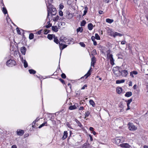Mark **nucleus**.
I'll return each mask as SVG.
<instances>
[{
    "mask_svg": "<svg viewBox=\"0 0 148 148\" xmlns=\"http://www.w3.org/2000/svg\"><path fill=\"white\" fill-rule=\"evenodd\" d=\"M23 63L24 67L25 68L27 67L28 66V64L27 61L25 60L23 61Z\"/></svg>",
    "mask_w": 148,
    "mask_h": 148,
    "instance_id": "28",
    "label": "nucleus"
},
{
    "mask_svg": "<svg viewBox=\"0 0 148 148\" xmlns=\"http://www.w3.org/2000/svg\"><path fill=\"white\" fill-rule=\"evenodd\" d=\"M87 12V10H84V14H83V15L84 16V15H85L86 14Z\"/></svg>",
    "mask_w": 148,
    "mask_h": 148,
    "instance_id": "54",
    "label": "nucleus"
},
{
    "mask_svg": "<svg viewBox=\"0 0 148 148\" xmlns=\"http://www.w3.org/2000/svg\"><path fill=\"white\" fill-rule=\"evenodd\" d=\"M128 74V72L127 70H123L120 72V75L123 77H126Z\"/></svg>",
    "mask_w": 148,
    "mask_h": 148,
    "instance_id": "7",
    "label": "nucleus"
},
{
    "mask_svg": "<svg viewBox=\"0 0 148 148\" xmlns=\"http://www.w3.org/2000/svg\"><path fill=\"white\" fill-rule=\"evenodd\" d=\"M64 8V5L61 4H60V9H62Z\"/></svg>",
    "mask_w": 148,
    "mask_h": 148,
    "instance_id": "45",
    "label": "nucleus"
},
{
    "mask_svg": "<svg viewBox=\"0 0 148 148\" xmlns=\"http://www.w3.org/2000/svg\"><path fill=\"white\" fill-rule=\"evenodd\" d=\"M47 122H45V123H43L41 125H42V126L43 127L44 126L47 125Z\"/></svg>",
    "mask_w": 148,
    "mask_h": 148,
    "instance_id": "52",
    "label": "nucleus"
},
{
    "mask_svg": "<svg viewBox=\"0 0 148 148\" xmlns=\"http://www.w3.org/2000/svg\"><path fill=\"white\" fill-rule=\"evenodd\" d=\"M47 6V18L50 20L49 16L51 15L52 16L55 15L56 13V9L55 8L53 7V5L51 4L50 3H48V4L46 3Z\"/></svg>",
    "mask_w": 148,
    "mask_h": 148,
    "instance_id": "1",
    "label": "nucleus"
},
{
    "mask_svg": "<svg viewBox=\"0 0 148 148\" xmlns=\"http://www.w3.org/2000/svg\"><path fill=\"white\" fill-rule=\"evenodd\" d=\"M59 46L60 49L61 50L60 53V54L61 55V54L62 51V50H63L64 49L66 48L67 47V45H64L63 43H59Z\"/></svg>",
    "mask_w": 148,
    "mask_h": 148,
    "instance_id": "6",
    "label": "nucleus"
},
{
    "mask_svg": "<svg viewBox=\"0 0 148 148\" xmlns=\"http://www.w3.org/2000/svg\"><path fill=\"white\" fill-rule=\"evenodd\" d=\"M125 81L124 79H121V80H117L116 81V83L117 84H120L124 83Z\"/></svg>",
    "mask_w": 148,
    "mask_h": 148,
    "instance_id": "23",
    "label": "nucleus"
},
{
    "mask_svg": "<svg viewBox=\"0 0 148 148\" xmlns=\"http://www.w3.org/2000/svg\"><path fill=\"white\" fill-rule=\"evenodd\" d=\"M103 12L102 11H101V10H100V11H99V13L100 14H102V13H103Z\"/></svg>",
    "mask_w": 148,
    "mask_h": 148,
    "instance_id": "62",
    "label": "nucleus"
},
{
    "mask_svg": "<svg viewBox=\"0 0 148 148\" xmlns=\"http://www.w3.org/2000/svg\"><path fill=\"white\" fill-rule=\"evenodd\" d=\"M90 114V112L87 111L85 113V116L86 117H88Z\"/></svg>",
    "mask_w": 148,
    "mask_h": 148,
    "instance_id": "35",
    "label": "nucleus"
},
{
    "mask_svg": "<svg viewBox=\"0 0 148 148\" xmlns=\"http://www.w3.org/2000/svg\"><path fill=\"white\" fill-rule=\"evenodd\" d=\"M90 130L92 131V130H93V128L92 127H90L89 129Z\"/></svg>",
    "mask_w": 148,
    "mask_h": 148,
    "instance_id": "63",
    "label": "nucleus"
},
{
    "mask_svg": "<svg viewBox=\"0 0 148 148\" xmlns=\"http://www.w3.org/2000/svg\"><path fill=\"white\" fill-rule=\"evenodd\" d=\"M86 23V21L83 20L81 22V25L82 26H84L85 25Z\"/></svg>",
    "mask_w": 148,
    "mask_h": 148,
    "instance_id": "36",
    "label": "nucleus"
},
{
    "mask_svg": "<svg viewBox=\"0 0 148 148\" xmlns=\"http://www.w3.org/2000/svg\"><path fill=\"white\" fill-rule=\"evenodd\" d=\"M52 30L55 32H57L58 31V29L56 26H53L52 27Z\"/></svg>",
    "mask_w": 148,
    "mask_h": 148,
    "instance_id": "20",
    "label": "nucleus"
},
{
    "mask_svg": "<svg viewBox=\"0 0 148 148\" xmlns=\"http://www.w3.org/2000/svg\"><path fill=\"white\" fill-rule=\"evenodd\" d=\"M2 11L4 14H7V10L5 8H3Z\"/></svg>",
    "mask_w": 148,
    "mask_h": 148,
    "instance_id": "30",
    "label": "nucleus"
},
{
    "mask_svg": "<svg viewBox=\"0 0 148 148\" xmlns=\"http://www.w3.org/2000/svg\"><path fill=\"white\" fill-rule=\"evenodd\" d=\"M59 17L57 16L56 17L53 18V20L54 21H57L59 19Z\"/></svg>",
    "mask_w": 148,
    "mask_h": 148,
    "instance_id": "32",
    "label": "nucleus"
},
{
    "mask_svg": "<svg viewBox=\"0 0 148 148\" xmlns=\"http://www.w3.org/2000/svg\"><path fill=\"white\" fill-rule=\"evenodd\" d=\"M36 120H35L33 122L32 124V127L34 128H35V125L36 123Z\"/></svg>",
    "mask_w": 148,
    "mask_h": 148,
    "instance_id": "38",
    "label": "nucleus"
},
{
    "mask_svg": "<svg viewBox=\"0 0 148 148\" xmlns=\"http://www.w3.org/2000/svg\"><path fill=\"white\" fill-rule=\"evenodd\" d=\"M89 103L91 105L92 107H95V103L92 100H90L89 101Z\"/></svg>",
    "mask_w": 148,
    "mask_h": 148,
    "instance_id": "22",
    "label": "nucleus"
},
{
    "mask_svg": "<svg viewBox=\"0 0 148 148\" xmlns=\"http://www.w3.org/2000/svg\"><path fill=\"white\" fill-rule=\"evenodd\" d=\"M16 31H17L18 34H21V33L20 32V30H19L18 28V27L16 28Z\"/></svg>",
    "mask_w": 148,
    "mask_h": 148,
    "instance_id": "39",
    "label": "nucleus"
},
{
    "mask_svg": "<svg viewBox=\"0 0 148 148\" xmlns=\"http://www.w3.org/2000/svg\"><path fill=\"white\" fill-rule=\"evenodd\" d=\"M93 44L94 45H97V43L96 41L95 40L93 41Z\"/></svg>",
    "mask_w": 148,
    "mask_h": 148,
    "instance_id": "56",
    "label": "nucleus"
},
{
    "mask_svg": "<svg viewBox=\"0 0 148 148\" xmlns=\"http://www.w3.org/2000/svg\"><path fill=\"white\" fill-rule=\"evenodd\" d=\"M130 76L132 77H134V76L133 75V74L132 73V72H130Z\"/></svg>",
    "mask_w": 148,
    "mask_h": 148,
    "instance_id": "58",
    "label": "nucleus"
},
{
    "mask_svg": "<svg viewBox=\"0 0 148 148\" xmlns=\"http://www.w3.org/2000/svg\"><path fill=\"white\" fill-rule=\"evenodd\" d=\"M24 133V132L23 130H17V134L18 135L21 136Z\"/></svg>",
    "mask_w": 148,
    "mask_h": 148,
    "instance_id": "16",
    "label": "nucleus"
},
{
    "mask_svg": "<svg viewBox=\"0 0 148 148\" xmlns=\"http://www.w3.org/2000/svg\"><path fill=\"white\" fill-rule=\"evenodd\" d=\"M89 137L91 141H92L93 140V138L92 136L91 135H89Z\"/></svg>",
    "mask_w": 148,
    "mask_h": 148,
    "instance_id": "57",
    "label": "nucleus"
},
{
    "mask_svg": "<svg viewBox=\"0 0 148 148\" xmlns=\"http://www.w3.org/2000/svg\"><path fill=\"white\" fill-rule=\"evenodd\" d=\"M121 138L119 137L118 138H116L115 139V143H116L118 145H119V144L120 143L121 141H123L124 140H122Z\"/></svg>",
    "mask_w": 148,
    "mask_h": 148,
    "instance_id": "10",
    "label": "nucleus"
},
{
    "mask_svg": "<svg viewBox=\"0 0 148 148\" xmlns=\"http://www.w3.org/2000/svg\"><path fill=\"white\" fill-rule=\"evenodd\" d=\"M60 80L63 84H64L65 82L64 80L62 79H60Z\"/></svg>",
    "mask_w": 148,
    "mask_h": 148,
    "instance_id": "51",
    "label": "nucleus"
},
{
    "mask_svg": "<svg viewBox=\"0 0 148 148\" xmlns=\"http://www.w3.org/2000/svg\"><path fill=\"white\" fill-rule=\"evenodd\" d=\"M116 91L119 94H121L122 92V88L120 87H118L116 88Z\"/></svg>",
    "mask_w": 148,
    "mask_h": 148,
    "instance_id": "14",
    "label": "nucleus"
},
{
    "mask_svg": "<svg viewBox=\"0 0 148 148\" xmlns=\"http://www.w3.org/2000/svg\"><path fill=\"white\" fill-rule=\"evenodd\" d=\"M20 51L23 54L25 55L26 53V49L25 47H23L21 48Z\"/></svg>",
    "mask_w": 148,
    "mask_h": 148,
    "instance_id": "12",
    "label": "nucleus"
},
{
    "mask_svg": "<svg viewBox=\"0 0 148 148\" xmlns=\"http://www.w3.org/2000/svg\"><path fill=\"white\" fill-rule=\"evenodd\" d=\"M129 105L130 104H128V103H127V110H128L130 109Z\"/></svg>",
    "mask_w": 148,
    "mask_h": 148,
    "instance_id": "59",
    "label": "nucleus"
},
{
    "mask_svg": "<svg viewBox=\"0 0 148 148\" xmlns=\"http://www.w3.org/2000/svg\"><path fill=\"white\" fill-rule=\"evenodd\" d=\"M111 36L115 38L116 36H119V37L121 36H122V34L120 33L115 32L112 33L111 34Z\"/></svg>",
    "mask_w": 148,
    "mask_h": 148,
    "instance_id": "9",
    "label": "nucleus"
},
{
    "mask_svg": "<svg viewBox=\"0 0 148 148\" xmlns=\"http://www.w3.org/2000/svg\"><path fill=\"white\" fill-rule=\"evenodd\" d=\"M79 44L81 46L83 47H85V44L83 42H80Z\"/></svg>",
    "mask_w": 148,
    "mask_h": 148,
    "instance_id": "40",
    "label": "nucleus"
},
{
    "mask_svg": "<svg viewBox=\"0 0 148 148\" xmlns=\"http://www.w3.org/2000/svg\"><path fill=\"white\" fill-rule=\"evenodd\" d=\"M95 38L97 39L98 40L100 39V37L97 34H95Z\"/></svg>",
    "mask_w": 148,
    "mask_h": 148,
    "instance_id": "31",
    "label": "nucleus"
},
{
    "mask_svg": "<svg viewBox=\"0 0 148 148\" xmlns=\"http://www.w3.org/2000/svg\"><path fill=\"white\" fill-rule=\"evenodd\" d=\"M34 37V35L33 34L31 33L29 35V38L30 39H32Z\"/></svg>",
    "mask_w": 148,
    "mask_h": 148,
    "instance_id": "29",
    "label": "nucleus"
},
{
    "mask_svg": "<svg viewBox=\"0 0 148 148\" xmlns=\"http://www.w3.org/2000/svg\"><path fill=\"white\" fill-rule=\"evenodd\" d=\"M29 71L30 74H34L36 73V71L33 69H29Z\"/></svg>",
    "mask_w": 148,
    "mask_h": 148,
    "instance_id": "26",
    "label": "nucleus"
},
{
    "mask_svg": "<svg viewBox=\"0 0 148 148\" xmlns=\"http://www.w3.org/2000/svg\"><path fill=\"white\" fill-rule=\"evenodd\" d=\"M126 43V42L124 40L121 41V43L122 45H125V44Z\"/></svg>",
    "mask_w": 148,
    "mask_h": 148,
    "instance_id": "48",
    "label": "nucleus"
},
{
    "mask_svg": "<svg viewBox=\"0 0 148 148\" xmlns=\"http://www.w3.org/2000/svg\"><path fill=\"white\" fill-rule=\"evenodd\" d=\"M114 73L116 76H118L120 75V71L118 70H116L114 68L113 69Z\"/></svg>",
    "mask_w": 148,
    "mask_h": 148,
    "instance_id": "11",
    "label": "nucleus"
},
{
    "mask_svg": "<svg viewBox=\"0 0 148 148\" xmlns=\"http://www.w3.org/2000/svg\"><path fill=\"white\" fill-rule=\"evenodd\" d=\"M61 77L62 78L65 79L66 77V76L64 73H63L61 75Z\"/></svg>",
    "mask_w": 148,
    "mask_h": 148,
    "instance_id": "41",
    "label": "nucleus"
},
{
    "mask_svg": "<svg viewBox=\"0 0 148 148\" xmlns=\"http://www.w3.org/2000/svg\"><path fill=\"white\" fill-rule=\"evenodd\" d=\"M54 41L57 44L59 43L57 37L55 36L54 37Z\"/></svg>",
    "mask_w": 148,
    "mask_h": 148,
    "instance_id": "27",
    "label": "nucleus"
},
{
    "mask_svg": "<svg viewBox=\"0 0 148 148\" xmlns=\"http://www.w3.org/2000/svg\"><path fill=\"white\" fill-rule=\"evenodd\" d=\"M87 144H84V146L83 147V148H86V146Z\"/></svg>",
    "mask_w": 148,
    "mask_h": 148,
    "instance_id": "60",
    "label": "nucleus"
},
{
    "mask_svg": "<svg viewBox=\"0 0 148 148\" xmlns=\"http://www.w3.org/2000/svg\"><path fill=\"white\" fill-rule=\"evenodd\" d=\"M16 64L15 61L11 59L9 60L6 62V65L9 67H12L15 66Z\"/></svg>",
    "mask_w": 148,
    "mask_h": 148,
    "instance_id": "2",
    "label": "nucleus"
},
{
    "mask_svg": "<svg viewBox=\"0 0 148 148\" xmlns=\"http://www.w3.org/2000/svg\"><path fill=\"white\" fill-rule=\"evenodd\" d=\"M77 32H82V28L79 27L77 29Z\"/></svg>",
    "mask_w": 148,
    "mask_h": 148,
    "instance_id": "37",
    "label": "nucleus"
},
{
    "mask_svg": "<svg viewBox=\"0 0 148 148\" xmlns=\"http://www.w3.org/2000/svg\"><path fill=\"white\" fill-rule=\"evenodd\" d=\"M132 101V99H130L127 101V103H128V104H130V103Z\"/></svg>",
    "mask_w": 148,
    "mask_h": 148,
    "instance_id": "43",
    "label": "nucleus"
},
{
    "mask_svg": "<svg viewBox=\"0 0 148 148\" xmlns=\"http://www.w3.org/2000/svg\"><path fill=\"white\" fill-rule=\"evenodd\" d=\"M91 73L90 72V70H89L87 73L85 74L84 76L83 77V78H85V79H86L90 75Z\"/></svg>",
    "mask_w": 148,
    "mask_h": 148,
    "instance_id": "18",
    "label": "nucleus"
},
{
    "mask_svg": "<svg viewBox=\"0 0 148 148\" xmlns=\"http://www.w3.org/2000/svg\"><path fill=\"white\" fill-rule=\"evenodd\" d=\"M92 133L94 135H95L96 134V132L94 131V130H92Z\"/></svg>",
    "mask_w": 148,
    "mask_h": 148,
    "instance_id": "64",
    "label": "nucleus"
},
{
    "mask_svg": "<svg viewBox=\"0 0 148 148\" xmlns=\"http://www.w3.org/2000/svg\"><path fill=\"white\" fill-rule=\"evenodd\" d=\"M84 109V107L83 106H82L80 107L79 108V110H83Z\"/></svg>",
    "mask_w": 148,
    "mask_h": 148,
    "instance_id": "53",
    "label": "nucleus"
},
{
    "mask_svg": "<svg viewBox=\"0 0 148 148\" xmlns=\"http://www.w3.org/2000/svg\"><path fill=\"white\" fill-rule=\"evenodd\" d=\"M47 23H48V24L46 26V27L49 28L51 26L52 24L50 23L49 22H48Z\"/></svg>",
    "mask_w": 148,
    "mask_h": 148,
    "instance_id": "33",
    "label": "nucleus"
},
{
    "mask_svg": "<svg viewBox=\"0 0 148 148\" xmlns=\"http://www.w3.org/2000/svg\"><path fill=\"white\" fill-rule=\"evenodd\" d=\"M132 94L131 92H126L125 96L127 97H129L132 95Z\"/></svg>",
    "mask_w": 148,
    "mask_h": 148,
    "instance_id": "17",
    "label": "nucleus"
},
{
    "mask_svg": "<svg viewBox=\"0 0 148 148\" xmlns=\"http://www.w3.org/2000/svg\"><path fill=\"white\" fill-rule=\"evenodd\" d=\"M67 39L65 37H64L63 36L61 37L60 38V41L59 42V43H64L66 42L67 41L66 40Z\"/></svg>",
    "mask_w": 148,
    "mask_h": 148,
    "instance_id": "5",
    "label": "nucleus"
},
{
    "mask_svg": "<svg viewBox=\"0 0 148 148\" xmlns=\"http://www.w3.org/2000/svg\"><path fill=\"white\" fill-rule=\"evenodd\" d=\"M49 32V31L47 29H45L44 31V34H46Z\"/></svg>",
    "mask_w": 148,
    "mask_h": 148,
    "instance_id": "42",
    "label": "nucleus"
},
{
    "mask_svg": "<svg viewBox=\"0 0 148 148\" xmlns=\"http://www.w3.org/2000/svg\"><path fill=\"white\" fill-rule=\"evenodd\" d=\"M59 14L61 16H62L63 15V13L61 11L59 12Z\"/></svg>",
    "mask_w": 148,
    "mask_h": 148,
    "instance_id": "44",
    "label": "nucleus"
},
{
    "mask_svg": "<svg viewBox=\"0 0 148 148\" xmlns=\"http://www.w3.org/2000/svg\"><path fill=\"white\" fill-rule=\"evenodd\" d=\"M132 72V73L133 74L135 75H137L138 74L137 72L136 71H133Z\"/></svg>",
    "mask_w": 148,
    "mask_h": 148,
    "instance_id": "46",
    "label": "nucleus"
},
{
    "mask_svg": "<svg viewBox=\"0 0 148 148\" xmlns=\"http://www.w3.org/2000/svg\"><path fill=\"white\" fill-rule=\"evenodd\" d=\"M77 104H76L74 105L70 106L69 108V109L70 110H75L77 108V107L76 106V105Z\"/></svg>",
    "mask_w": 148,
    "mask_h": 148,
    "instance_id": "19",
    "label": "nucleus"
},
{
    "mask_svg": "<svg viewBox=\"0 0 148 148\" xmlns=\"http://www.w3.org/2000/svg\"><path fill=\"white\" fill-rule=\"evenodd\" d=\"M87 86V85L85 84V85H84L83 86L82 88H81V89L82 90H83V89H84L85 88V87H86Z\"/></svg>",
    "mask_w": 148,
    "mask_h": 148,
    "instance_id": "49",
    "label": "nucleus"
},
{
    "mask_svg": "<svg viewBox=\"0 0 148 148\" xmlns=\"http://www.w3.org/2000/svg\"><path fill=\"white\" fill-rule=\"evenodd\" d=\"M107 58L108 59L110 60L111 64L113 65L114 64V60L113 58L112 55L109 53H108L107 54Z\"/></svg>",
    "mask_w": 148,
    "mask_h": 148,
    "instance_id": "3",
    "label": "nucleus"
},
{
    "mask_svg": "<svg viewBox=\"0 0 148 148\" xmlns=\"http://www.w3.org/2000/svg\"><path fill=\"white\" fill-rule=\"evenodd\" d=\"M129 86H132V82L131 81H130L129 82Z\"/></svg>",
    "mask_w": 148,
    "mask_h": 148,
    "instance_id": "50",
    "label": "nucleus"
},
{
    "mask_svg": "<svg viewBox=\"0 0 148 148\" xmlns=\"http://www.w3.org/2000/svg\"><path fill=\"white\" fill-rule=\"evenodd\" d=\"M96 58L95 57H93L91 59V66L93 67L94 66L96 62Z\"/></svg>",
    "mask_w": 148,
    "mask_h": 148,
    "instance_id": "13",
    "label": "nucleus"
},
{
    "mask_svg": "<svg viewBox=\"0 0 148 148\" xmlns=\"http://www.w3.org/2000/svg\"><path fill=\"white\" fill-rule=\"evenodd\" d=\"M93 27V26L92 23H89L88 25V29L89 30H91L92 29Z\"/></svg>",
    "mask_w": 148,
    "mask_h": 148,
    "instance_id": "24",
    "label": "nucleus"
},
{
    "mask_svg": "<svg viewBox=\"0 0 148 148\" xmlns=\"http://www.w3.org/2000/svg\"><path fill=\"white\" fill-rule=\"evenodd\" d=\"M136 86H137V85H136V84H135V85L134 86H133V88L134 89H136Z\"/></svg>",
    "mask_w": 148,
    "mask_h": 148,
    "instance_id": "61",
    "label": "nucleus"
},
{
    "mask_svg": "<svg viewBox=\"0 0 148 148\" xmlns=\"http://www.w3.org/2000/svg\"><path fill=\"white\" fill-rule=\"evenodd\" d=\"M67 131H65L64 132V135L62 138L63 140L65 139L67 137Z\"/></svg>",
    "mask_w": 148,
    "mask_h": 148,
    "instance_id": "15",
    "label": "nucleus"
},
{
    "mask_svg": "<svg viewBox=\"0 0 148 148\" xmlns=\"http://www.w3.org/2000/svg\"><path fill=\"white\" fill-rule=\"evenodd\" d=\"M128 125V128L130 130L134 131L137 129V127L132 123H129Z\"/></svg>",
    "mask_w": 148,
    "mask_h": 148,
    "instance_id": "4",
    "label": "nucleus"
},
{
    "mask_svg": "<svg viewBox=\"0 0 148 148\" xmlns=\"http://www.w3.org/2000/svg\"><path fill=\"white\" fill-rule=\"evenodd\" d=\"M119 146L121 147L124 148H130L131 146L127 143H124L120 144Z\"/></svg>",
    "mask_w": 148,
    "mask_h": 148,
    "instance_id": "8",
    "label": "nucleus"
},
{
    "mask_svg": "<svg viewBox=\"0 0 148 148\" xmlns=\"http://www.w3.org/2000/svg\"><path fill=\"white\" fill-rule=\"evenodd\" d=\"M95 37L93 36H92V37L91 38V39L92 40V41H95Z\"/></svg>",
    "mask_w": 148,
    "mask_h": 148,
    "instance_id": "47",
    "label": "nucleus"
},
{
    "mask_svg": "<svg viewBox=\"0 0 148 148\" xmlns=\"http://www.w3.org/2000/svg\"><path fill=\"white\" fill-rule=\"evenodd\" d=\"M106 21L107 23H111L114 21V20L112 19L107 18L106 20Z\"/></svg>",
    "mask_w": 148,
    "mask_h": 148,
    "instance_id": "25",
    "label": "nucleus"
},
{
    "mask_svg": "<svg viewBox=\"0 0 148 148\" xmlns=\"http://www.w3.org/2000/svg\"><path fill=\"white\" fill-rule=\"evenodd\" d=\"M55 36L54 35L49 34L47 36V38L51 40L53 38H54Z\"/></svg>",
    "mask_w": 148,
    "mask_h": 148,
    "instance_id": "21",
    "label": "nucleus"
},
{
    "mask_svg": "<svg viewBox=\"0 0 148 148\" xmlns=\"http://www.w3.org/2000/svg\"><path fill=\"white\" fill-rule=\"evenodd\" d=\"M12 148H17L16 146L15 145H14L12 146Z\"/></svg>",
    "mask_w": 148,
    "mask_h": 148,
    "instance_id": "55",
    "label": "nucleus"
},
{
    "mask_svg": "<svg viewBox=\"0 0 148 148\" xmlns=\"http://www.w3.org/2000/svg\"><path fill=\"white\" fill-rule=\"evenodd\" d=\"M97 51L96 50H93L92 52V55H95L97 54Z\"/></svg>",
    "mask_w": 148,
    "mask_h": 148,
    "instance_id": "34",
    "label": "nucleus"
}]
</instances>
